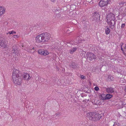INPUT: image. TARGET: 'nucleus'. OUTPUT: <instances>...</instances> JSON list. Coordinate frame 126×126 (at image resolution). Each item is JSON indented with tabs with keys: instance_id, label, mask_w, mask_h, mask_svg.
Instances as JSON below:
<instances>
[{
	"instance_id": "34",
	"label": "nucleus",
	"mask_w": 126,
	"mask_h": 126,
	"mask_svg": "<svg viewBox=\"0 0 126 126\" xmlns=\"http://www.w3.org/2000/svg\"><path fill=\"white\" fill-rule=\"evenodd\" d=\"M124 47V48L125 49H126V44L125 45V46H123Z\"/></svg>"
},
{
	"instance_id": "17",
	"label": "nucleus",
	"mask_w": 126,
	"mask_h": 126,
	"mask_svg": "<svg viewBox=\"0 0 126 126\" xmlns=\"http://www.w3.org/2000/svg\"><path fill=\"white\" fill-rule=\"evenodd\" d=\"M5 12V9L3 7H0V16L3 14Z\"/></svg>"
},
{
	"instance_id": "25",
	"label": "nucleus",
	"mask_w": 126,
	"mask_h": 126,
	"mask_svg": "<svg viewBox=\"0 0 126 126\" xmlns=\"http://www.w3.org/2000/svg\"><path fill=\"white\" fill-rule=\"evenodd\" d=\"M119 123L117 122L114 123L113 126H119Z\"/></svg>"
},
{
	"instance_id": "45",
	"label": "nucleus",
	"mask_w": 126,
	"mask_h": 126,
	"mask_svg": "<svg viewBox=\"0 0 126 126\" xmlns=\"http://www.w3.org/2000/svg\"><path fill=\"white\" fill-rule=\"evenodd\" d=\"M87 100V101H89V99H88V100Z\"/></svg>"
},
{
	"instance_id": "33",
	"label": "nucleus",
	"mask_w": 126,
	"mask_h": 126,
	"mask_svg": "<svg viewBox=\"0 0 126 126\" xmlns=\"http://www.w3.org/2000/svg\"><path fill=\"white\" fill-rule=\"evenodd\" d=\"M124 44V43H121L120 45H121V47H122V46H123V45Z\"/></svg>"
},
{
	"instance_id": "38",
	"label": "nucleus",
	"mask_w": 126,
	"mask_h": 126,
	"mask_svg": "<svg viewBox=\"0 0 126 126\" xmlns=\"http://www.w3.org/2000/svg\"><path fill=\"white\" fill-rule=\"evenodd\" d=\"M125 91L126 92V87H125Z\"/></svg>"
},
{
	"instance_id": "24",
	"label": "nucleus",
	"mask_w": 126,
	"mask_h": 126,
	"mask_svg": "<svg viewBox=\"0 0 126 126\" xmlns=\"http://www.w3.org/2000/svg\"><path fill=\"white\" fill-rule=\"evenodd\" d=\"M60 8H56V9L55 10V12L57 13H59V10H60Z\"/></svg>"
},
{
	"instance_id": "16",
	"label": "nucleus",
	"mask_w": 126,
	"mask_h": 126,
	"mask_svg": "<svg viewBox=\"0 0 126 126\" xmlns=\"http://www.w3.org/2000/svg\"><path fill=\"white\" fill-rule=\"evenodd\" d=\"M106 98L103 99V100H108L110 99L112 96V95L110 94H108L105 95Z\"/></svg>"
},
{
	"instance_id": "15",
	"label": "nucleus",
	"mask_w": 126,
	"mask_h": 126,
	"mask_svg": "<svg viewBox=\"0 0 126 126\" xmlns=\"http://www.w3.org/2000/svg\"><path fill=\"white\" fill-rule=\"evenodd\" d=\"M23 78L25 79L29 80L30 79L31 77H30L29 74L25 73L24 74Z\"/></svg>"
},
{
	"instance_id": "22",
	"label": "nucleus",
	"mask_w": 126,
	"mask_h": 126,
	"mask_svg": "<svg viewBox=\"0 0 126 126\" xmlns=\"http://www.w3.org/2000/svg\"><path fill=\"white\" fill-rule=\"evenodd\" d=\"M115 19V16H113L111 18H110V19H109V22L111 21H114V20Z\"/></svg>"
},
{
	"instance_id": "8",
	"label": "nucleus",
	"mask_w": 126,
	"mask_h": 126,
	"mask_svg": "<svg viewBox=\"0 0 126 126\" xmlns=\"http://www.w3.org/2000/svg\"><path fill=\"white\" fill-rule=\"evenodd\" d=\"M44 39L43 36V33L37 36L35 39L36 41L38 43H42L44 42Z\"/></svg>"
},
{
	"instance_id": "37",
	"label": "nucleus",
	"mask_w": 126,
	"mask_h": 126,
	"mask_svg": "<svg viewBox=\"0 0 126 126\" xmlns=\"http://www.w3.org/2000/svg\"><path fill=\"white\" fill-rule=\"evenodd\" d=\"M122 53H123V54H125V53L124 50H123V51H122Z\"/></svg>"
},
{
	"instance_id": "27",
	"label": "nucleus",
	"mask_w": 126,
	"mask_h": 126,
	"mask_svg": "<svg viewBox=\"0 0 126 126\" xmlns=\"http://www.w3.org/2000/svg\"><path fill=\"white\" fill-rule=\"evenodd\" d=\"M35 50V49H34V47H33L32 48V49L31 50V52H30L31 53H33Z\"/></svg>"
},
{
	"instance_id": "4",
	"label": "nucleus",
	"mask_w": 126,
	"mask_h": 126,
	"mask_svg": "<svg viewBox=\"0 0 126 126\" xmlns=\"http://www.w3.org/2000/svg\"><path fill=\"white\" fill-rule=\"evenodd\" d=\"M109 0H101L99 3V5L102 7V9L105 10L107 9L106 7L108 4Z\"/></svg>"
},
{
	"instance_id": "20",
	"label": "nucleus",
	"mask_w": 126,
	"mask_h": 126,
	"mask_svg": "<svg viewBox=\"0 0 126 126\" xmlns=\"http://www.w3.org/2000/svg\"><path fill=\"white\" fill-rule=\"evenodd\" d=\"M106 33L108 34H109L110 32V30L108 27H107V28L105 29Z\"/></svg>"
},
{
	"instance_id": "29",
	"label": "nucleus",
	"mask_w": 126,
	"mask_h": 126,
	"mask_svg": "<svg viewBox=\"0 0 126 126\" xmlns=\"http://www.w3.org/2000/svg\"><path fill=\"white\" fill-rule=\"evenodd\" d=\"M86 1L88 2L91 3H93L92 0H86Z\"/></svg>"
},
{
	"instance_id": "35",
	"label": "nucleus",
	"mask_w": 126,
	"mask_h": 126,
	"mask_svg": "<svg viewBox=\"0 0 126 126\" xmlns=\"http://www.w3.org/2000/svg\"><path fill=\"white\" fill-rule=\"evenodd\" d=\"M121 50L122 51H123V50H124L123 49L122 47H121Z\"/></svg>"
},
{
	"instance_id": "43",
	"label": "nucleus",
	"mask_w": 126,
	"mask_h": 126,
	"mask_svg": "<svg viewBox=\"0 0 126 126\" xmlns=\"http://www.w3.org/2000/svg\"><path fill=\"white\" fill-rule=\"evenodd\" d=\"M124 54L125 56H126V53H125V54Z\"/></svg>"
},
{
	"instance_id": "41",
	"label": "nucleus",
	"mask_w": 126,
	"mask_h": 126,
	"mask_svg": "<svg viewBox=\"0 0 126 126\" xmlns=\"http://www.w3.org/2000/svg\"><path fill=\"white\" fill-rule=\"evenodd\" d=\"M56 115L57 116V115L58 116L59 114H57V113H56Z\"/></svg>"
},
{
	"instance_id": "9",
	"label": "nucleus",
	"mask_w": 126,
	"mask_h": 126,
	"mask_svg": "<svg viewBox=\"0 0 126 126\" xmlns=\"http://www.w3.org/2000/svg\"><path fill=\"white\" fill-rule=\"evenodd\" d=\"M39 54L44 56H46L49 54L48 51L47 50L40 49L38 51Z\"/></svg>"
},
{
	"instance_id": "42",
	"label": "nucleus",
	"mask_w": 126,
	"mask_h": 126,
	"mask_svg": "<svg viewBox=\"0 0 126 126\" xmlns=\"http://www.w3.org/2000/svg\"><path fill=\"white\" fill-rule=\"evenodd\" d=\"M82 20H83L84 21H86V19H84H84H83Z\"/></svg>"
},
{
	"instance_id": "10",
	"label": "nucleus",
	"mask_w": 126,
	"mask_h": 126,
	"mask_svg": "<svg viewBox=\"0 0 126 126\" xmlns=\"http://www.w3.org/2000/svg\"><path fill=\"white\" fill-rule=\"evenodd\" d=\"M107 22L109 24V27L111 29H113L115 28V23L114 21H112L108 22Z\"/></svg>"
},
{
	"instance_id": "23",
	"label": "nucleus",
	"mask_w": 126,
	"mask_h": 126,
	"mask_svg": "<svg viewBox=\"0 0 126 126\" xmlns=\"http://www.w3.org/2000/svg\"><path fill=\"white\" fill-rule=\"evenodd\" d=\"M8 33L10 34H15L16 33V32L14 31H11L9 32H8Z\"/></svg>"
},
{
	"instance_id": "30",
	"label": "nucleus",
	"mask_w": 126,
	"mask_h": 126,
	"mask_svg": "<svg viewBox=\"0 0 126 126\" xmlns=\"http://www.w3.org/2000/svg\"><path fill=\"white\" fill-rule=\"evenodd\" d=\"M125 23L123 24H122L121 27L122 28H123L125 27Z\"/></svg>"
},
{
	"instance_id": "13",
	"label": "nucleus",
	"mask_w": 126,
	"mask_h": 126,
	"mask_svg": "<svg viewBox=\"0 0 126 126\" xmlns=\"http://www.w3.org/2000/svg\"><path fill=\"white\" fill-rule=\"evenodd\" d=\"M114 16H115L112 13H110L109 14H108V15L106 17V18L107 19V22H109V19H110V18Z\"/></svg>"
},
{
	"instance_id": "32",
	"label": "nucleus",
	"mask_w": 126,
	"mask_h": 126,
	"mask_svg": "<svg viewBox=\"0 0 126 126\" xmlns=\"http://www.w3.org/2000/svg\"><path fill=\"white\" fill-rule=\"evenodd\" d=\"M13 37L15 38H17L18 37L17 35H14L13 36Z\"/></svg>"
},
{
	"instance_id": "14",
	"label": "nucleus",
	"mask_w": 126,
	"mask_h": 126,
	"mask_svg": "<svg viewBox=\"0 0 126 126\" xmlns=\"http://www.w3.org/2000/svg\"><path fill=\"white\" fill-rule=\"evenodd\" d=\"M17 48V46L15 45H13L12 46V52L13 53L16 54V53L18 51Z\"/></svg>"
},
{
	"instance_id": "6",
	"label": "nucleus",
	"mask_w": 126,
	"mask_h": 126,
	"mask_svg": "<svg viewBox=\"0 0 126 126\" xmlns=\"http://www.w3.org/2000/svg\"><path fill=\"white\" fill-rule=\"evenodd\" d=\"M87 59L90 61H92L93 59H95V56L92 52H87L86 54Z\"/></svg>"
},
{
	"instance_id": "11",
	"label": "nucleus",
	"mask_w": 126,
	"mask_h": 126,
	"mask_svg": "<svg viewBox=\"0 0 126 126\" xmlns=\"http://www.w3.org/2000/svg\"><path fill=\"white\" fill-rule=\"evenodd\" d=\"M114 88L110 87H108L106 88V90L107 92L109 93L112 94L114 92Z\"/></svg>"
},
{
	"instance_id": "21",
	"label": "nucleus",
	"mask_w": 126,
	"mask_h": 126,
	"mask_svg": "<svg viewBox=\"0 0 126 126\" xmlns=\"http://www.w3.org/2000/svg\"><path fill=\"white\" fill-rule=\"evenodd\" d=\"M113 77L111 76H109L107 80L109 81H112L113 80Z\"/></svg>"
},
{
	"instance_id": "5",
	"label": "nucleus",
	"mask_w": 126,
	"mask_h": 126,
	"mask_svg": "<svg viewBox=\"0 0 126 126\" xmlns=\"http://www.w3.org/2000/svg\"><path fill=\"white\" fill-rule=\"evenodd\" d=\"M93 21L97 22H99L100 21V15L99 12L97 11H95L93 14Z\"/></svg>"
},
{
	"instance_id": "28",
	"label": "nucleus",
	"mask_w": 126,
	"mask_h": 126,
	"mask_svg": "<svg viewBox=\"0 0 126 126\" xmlns=\"http://www.w3.org/2000/svg\"><path fill=\"white\" fill-rule=\"evenodd\" d=\"M94 89L96 91H98L99 89V87L97 86H96L94 88Z\"/></svg>"
},
{
	"instance_id": "12",
	"label": "nucleus",
	"mask_w": 126,
	"mask_h": 126,
	"mask_svg": "<svg viewBox=\"0 0 126 126\" xmlns=\"http://www.w3.org/2000/svg\"><path fill=\"white\" fill-rule=\"evenodd\" d=\"M69 66L72 68L76 69H78L79 68L78 65L74 63H72L69 64Z\"/></svg>"
},
{
	"instance_id": "3",
	"label": "nucleus",
	"mask_w": 126,
	"mask_h": 126,
	"mask_svg": "<svg viewBox=\"0 0 126 126\" xmlns=\"http://www.w3.org/2000/svg\"><path fill=\"white\" fill-rule=\"evenodd\" d=\"M7 42L4 37L3 34L0 33V46L5 48L6 47Z\"/></svg>"
},
{
	"instance_id": "44",
	"label": "nucleus",
	"mask_w": 126,
	"mask_h": 126,
	"mask_svg": "<svg viewBox=\"0 0 126 126\" xmlns=\"http://www.w3.org/2000/svg\"><path fill=\"white\" fill-rule=\"evenodd\" d=\"M125 115L126 116V112L125 113Z\"/></svg>"
},
{
	"instance_id": "40",
	"label": "nucleus",
	"mask_w": 126,
	"mask_h": 126,
	"mask_svg": "<svg viewBox=\"0 0 126 126\" xmlns=\"http://www.w3.org/2000/svg\"><path fill=\"white\" fill-rule=\"evenodd\" d=\"M121 79L122 80H123H123H124V79L123 78H121L120 79V80H121Z\"/></svg>"
},
{
	"instance_id": "39",
	"label": "nucleus",
	"mask_w": 126,
	"mask_h": 126,
	"mask_svg": "<svg viewBox=\"0 0 126 126\" xmlns=\"http://www.w3.org/2000/svg\"><path fill=\"white\" fill-rule=\"evenodd\" d=\"M72 6L73 7L74 6V7H75V5H71V7H72Z\"/></svg>"
},
{
	"instance_id": "36",
	"label": "nucleus",
	"mask_w": 126,
	"mask_h": 126,
	"mask_svg": "<svg viewBox=\"0 0 126 126\" xmlns=\"http://www.w3.org/2000/svg\"><path fill=\"white\" fill-rule=\"evenodd\" d=\"M50 0L52 2H54L55 1V0Z\"/></svg>"
},
{
	"instance_id": "18",
	"label": "nucleus",
	"mask_w": 126,
	"mask_h": 126,
	"mask_svg": "<svg viewBox=\"0 0 126 126\" xmlns=\"http://www.w3.org/2000/svg\"><path fill=\"white\" fill-rule=\"evenodd\" d=\"M77 48L75 47L72 48V49H70L69 50V53L71 54H73L74 52H75L77 50Z\"/></svg>"
},
{
	"instance_id": "26",
	"label": "nucleus",
	"mask_w": 126,
	"mask_h": 126,
	"mask_svg": "<svg viewBox=\"0 0 126 126\" xmlns=\"http://www.w3.org/2000/svg\"><path fill=\"white\" fill-rule=\"evenodd\" d=\"M32 49V48L31 47H28L27 49V51L28 52H31V50Z\"/></svg>"
},
{
	"instance_id": "2",
	"label": "nucleus",
	"mask_w": 126,
	"mask_h": 126,
	"mask_svg": "<svg viewBox=\"0 0 126 126\" xmlns=\"http://www.w3.org/2000/svg\"><path fill=\"white\" fill-rule=\"evenodd\" d=\"M86 117L89 120L96 121L99 120L102 117V115L101 114L95 113L93 112H90L86 114Z\"/></svg>"
},
{
	"instance_id": "31",
	"label": "nucleus",
	"mask_w": 126,
	"mask_h": 126,
	"mask_svg": "<svg viewBox=\"0 0 126 126\" xmlns=\"http://www.w3.org/2000/svg\"><path fill=\"white\" fill-rule=\"evenodd\" d=\"M80 78L81 79H85V77L83 75H81Z\"/></svg>"
},
{
	"instance_id": "19",
	"label": "nucleus",
	"mask_w": 126,
	"mask_h": 126,
	"mask_svg": "<svg viewBox=\"0 0 126 126\" xmlns=\"http://www.w3.org/2000/svg\"><path fill=\"white\" fill-rule=\"evenodd\" d=\"M106 95L104 94H102L100 95V99L102 100H103V99L105 98H106L105 96Z\"/></svg>"
},
{
	"instance_id": "1",
	"label": "nucleus",
	"mask_w": 126,
	"mask_h": 126,
	"mask_svg": "<svg viewBox=\"0 0 126 126\" xmlns=\"http://www.w3.org/2000/svg\"><path fill=\"white\" fill-rule=\"evenodd\" d=\"M12 77L14 83L16 85H21V74L19 70L14 69L13 72Z\"/></svg>"
},
{
	"instance_id": "7",
	"label": "nucleus",
	"mask_w": 126,
	"mask_h": 126,
	"mask_svg": "<svg viewBox=\"0 0 126 126\" xmlns=\"http://www.w3.org/2000/svg\"><path fill=\"white\" fill-rule=\"evenodd\" d=\"M42 33L43 38L44 39V42L48 41L50 38L51 37L50 34L47 32Z\"/></svg>"
}]
</instances>
